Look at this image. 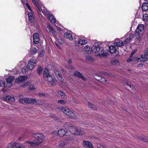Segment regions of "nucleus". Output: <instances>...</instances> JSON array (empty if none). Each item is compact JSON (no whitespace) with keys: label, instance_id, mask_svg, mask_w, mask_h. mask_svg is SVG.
<instances>
[{"label":"nucleus","instance_id":"35","mask_svg":"<svg viewBox=\"0 0 148 148\" xmlns=\"http://www.w3.org/2000/svg\"><path fill=\"white\" fill-rule=\"evenodd\" d=\"M143 20L145 22L148 21V14L146 13L143 14Z\"/></svg>","mask_w":148,"mask_h":148},{"label":"nucleus","instance_id":"4","mask_svg":"<svg viewBox=\"0 0 148 148\" xmlns=\"http://www.w3.org/2000/svg\"><path fill=\"white\" fill-rule=\"evenodd\" d=\"M32 136L34 138L33 141L31 142L33 147L38 145L44 141L45 138V136L42 133L33 134Z\"/></svg>","mask_w":148,"mask_h":148},{"label":"nucleus","instance_id":"36","mask_svg":"<svg viewBox=\"0 0 148 148\" xmlns=\"http://www.w3.org/2000/svg\"><path fill=\"white\" fill-rule=\"evenodd\" d=\"M68 131L67 130V131L65 130V136L66 135V139L67 140H71L73 139V137H71L70 136H67V133L68 132ZM68 135H69V133H68Z\"/></svg>","mask_w":148,"mask_h":148},{"label":"nucleus","instance_id":"1","mask_svg":"<svg viewBox=\"0 0 148 148\" xmlns=\"http://www.w3.org/2000/svg\"><path fill=\"white\" fill-rule=\"evenodd\" d=\"M137 39L138 40H140L141 38L139 34H127L124 37L120 39H116L113 43V45H115L118 48L128 44L132 41L133 40Z\"/></svg>","mask_w":148,"mask_h":148},{"label":"nucleus","instance_id":"50","mask_svg":"<svg viewBox=\"0 0 148 148\" xmlns=\"http://www.w3.org/2000/svg\"><path fill=\"white\" fill-rule=\"evenodd\" d=\"M44 51H42L39 53V56L42 57L44 55Z\"/></svg>","mask_w":148,"mask_h":148},{"label":"nucleus","instance_id":"21","mask_svg":"<svg viewBox=\"0 0 148 148\" xmlns=\"http://www.w3.org/2000/svg\"><path fill=\"white\" fill-rule=\"evenodd\" d=\"M78 42L79 44L81 45H83L87 43V41L85 39V38L82 37L78 38Z\"/></svg>","mask_w":148,"mask_h":148},{"label":"nucleus","instance_id":"48","mask_svg":"<svg viewBox=\"0 0 148 148\" xmlns=\"http://www.w3.org/2000/svg\"><path fill=\"white\" fill-rule=\"evenodd\" d=\"M107 53H101L100 54H99L98 56H99L100 57H105L107 56Z\"/></svg>","mask_w":148,"mask_h":148},{"label":"nucleus","instance_id":"59","mask_svg":"<svg viewBox=\"0 0 148 148\" xmlns=\"http://www.w3.org/2000/svg\"><path fill=\"white\" fill-rule=\"evenodd\" d=\"M58 40L59 41V42L61 44H63L64 42L63 41H62L61 39H59Z\"/></svg>","mask_w":148,"mask_h":148},{"label":"nucleus","instance_id":"55","mask_svg":"<svg viewBox=\"0 0 148 148\" xmlns=\"http://www.w3.org/2000/svg\"><path fill=\"white\" fill-rule=\"evenodd\" d=\"M58 93L59 95H60L61 96H64V93L62 91H60L58 92Z\"/></svg>","mask_w":148,"mask_h":148},{"label":"nucleus","instance_id":"45","mask_svg":"<svg viewBox=\"0 0 148 148\" xmlns=\"http://www.w3.org/2000/svg\"><path fill=\"white\" fill-rule=\"evenodd\" d=\"M6 86L9 87L10 88L12 86V82H9V81H6Z\"/></svg>","mask_w":148,"mask_h":148},{"label":"nucleus","instance_id":"38","mask_svg":"<svg viewBox=\"0 0 148 148\" xmlns=\"http://www.w3.org/2000/svg\"><path fill=\"white\" fill-rule=\"evenodd\" d=\"M6 81L13 82L14 80V78L12 76H10L6 79Z\"/></svg>","mask_w":148,"mask_h":148},{"label":"nucleus","instance_id":"13","mask_svg":"<svg viewBox=\"0 0 148 148\" xmlns=\"http://www.w3.org/2000/svg\"><path fill=\"white\" fill-rule=\"evenodd\" d=\"M83 49L84 51L86 53H91L92 51V48L91 46L88 45L83 47Z\"/></svg>","mask_w":148,"mask_h":148},{"label":"nucleus","instance_id":"20","mask_svg":"<svg viewBox=\"0 0 148 148\" xmlns=\"http://www.w3.org/2000/svg\"><path fill=\"white\" fill-rule=\"evenodd\" d=\"M19 144L17 143H10L7 146L8 148H19Z\"/></svg>","mask_w":148,"mask_h":148},{"label":"nucleus","instance_id":"23","mask_svg":"<svg viewBox=\"0 0 148 148\" xmlns=\"http://www.w3.org/2000/svg\"><path fill=\"white\" fill-rule=\"evenodd\" d=\"M5 100L8 102H11L15 100L14 97L11 96H7L4 98Z\"/></svg>","mask_w":148,"mask_h":148},{"label":"nucleus","instance_id":"41","mask_svg":"<svg viewBox=\"0 0 148 148\" xmlns=\"http://www.w3.org/2000/svg\"><path fill=\"white\" fill-rule=\"evenodd\" d=\"M49 74L48 70L45 68L43 74V77H45V76H46V75Z\"/></svg>","mask_w":148,"mask_h":148},{"label":"nucleus","instance_id":"60","mask_svg":"<svg viewBox=\"0 0 148 148\" xmlns=\"http://www.w3.org/2000/svg\"><path fill=\"white\" fill-rule=\"evenodd\" d=\"M65 145V143L63 142L62 143H61L60 144V145L61 147H63Z\"/></svg>","mask_w":148,"mask_h":148},{"label":"nucleus","instance_id":"32","mask_svg":"<svg viewBox=\"0 0 148 148\" xmlns=\"http://www.w3.org/2000/svg\"><path fill=\"white\" fill-rule=\"evenodd\" d=\"M111 62L112 65L119 64H120L118 60L117 59H112L111 60Z\"/></svg>","mask_w":148,"mask_h":148},{"label":"nucleus","instance_id":"63","mask_svg":"<svg viewBox=\"0 0 148 148\" xmlns=\"http://www.w3.org/2000/svg\"><path fill=\"white\" fill-rule=\"evenodd\" d=\"M132 61V60L131 59H129L127 60V62H130Z\"/></svg>","mask_w":148,"mask_h":148},{"label":"nucleus","instance_id":"19","mask_svg":"<svg viewBox=\"0 0 148 148\" xmlns=\"http://www.w3.org/2000/svg\"><path fill=\"white\" fill-rule=\"evenodd\" d=\"M55 25L57 27V30L60 32H63L64 31V28L62 25L60 24L58 22H56L55 24Z\"/></svg>","mask_w":148,"mask_h":148},{"label":"nucleus","instance_id":"11","mask_svg":"<svg viewBox=\"0 0 148 148\" xmlns=\"http://www.w3.org/2000/svg\"><path fill=\"white\" fill-rule=\"evenodd\" d=\"M26 103H31L36 105L39 104V102H38L36 99L30 98H27Z\"/></svg>","mask_w":148,"mask_h":148},{"label":"nucleus","instance_id":"47","mask_svg":"<svg viewBox=\"0 0 148 148\" xmlns=\"http://www.w3.org/2000/svg\"><path fill=\"white\" fill-rule=\"evenodd\" d=\"M27 98H23L21 99L20 100V102L22 103H26Z\"/></svg>","mask_w":148,"mask_h":148},{"label":"nucleus","instance_id":"46","mask_svg":"<svg viewBox=\"0 0 148 148\" xmlns=\"http://www.w3.org/2000/svg\"><path fill=\"white\" fill-rule=\"evenodd\" d=\"M87 60L89 61H91L93 60V58L90 56H87L86 57Z\"/></svg>","mask_w":148,"mask_h":148},{"label":"nucleus","instance_id":"33","mask_svg":"<svg viewBox=\"0 0 148 148\" xmlns=\"http://www.w3.org/2000/svg\"><path fill=\"white\" fill-rule=\"evenodd\" d=\"M95 78L97 81H99L102 76L99 74H95L94 75Z\"/></svg>","mask_w":148,"mask_h":148},{"label":"nucleus","instance_id":"18","mask_svg":"<svg viewBox=\"0 0 148 148\" xmlns=\"http://www.w3.org/2000/svg\"><path fill=\"white\" fill-rule=\"evenodd\" d=\"M54 73L59 80L61 82H63L64 79L62 78V75L60 73V72L56 70H54Z\"/></svg>","mask_w":148,"mask_h":148},{"label":"nucleus","instance_id":"17","mask_svg":"<svg viewBox=\"0 0 148 148\" xmlns=\"http://www.w3.org/2000/svg\"><path fill=\"white\" fill-rule=\"evenodd\" d=\"M27 146L29 147L32 146V145L30 142L26 141L22 144H19V148H25Z\"/></svg>","mask_w":148,"mask_h":148},{"label":"nucleus","instance_id":"22","mask_svg":"<svg viewBox=\"0 0 148 148\" xmlns=\"http://www.w3.org/2000/svg\"><path fill=\"white\" fill-rule=\"evenodd\" d=\"M77 128V127L76 126L73 125V126H72L69 129V134H75V132H76Z\"/></svg>","mask_w":148,"mask_h":148},{"label":"nucleus","instance_id":"56","mask_svg":"<svg viewBox=\"0 0 148 148\" xmlns=\"http://www.w3.org/2000/svg\"><path fill=\"white\" fill-rule=\"evenodd\" d=\"M38 95L40 97H44L45 95V94L42 93H39L38 94Z\"/></svg>","mask_w":148,"mask_h":148},{"label":"nucleus","instance_id":"29","mask_svg":"<svg viewBox=\"0 0 148 148\" xmlns=\"http://www.w3.org/2000/svg\"><path fill=\"white\" fill-rule=\"evenodd\" d=\"M36 64V61L34 59H31L28 62V65H34Z\"/></svg>","mask_w":148,"mask_h":148},{"label":"nucleus","instance_id":"14","mask_svg":"<svg viewBox=\"0 0 148 148\" xmlns=\"http://www.w3.org/2000/svg\"><path fill=\"white\" fill-rule=\"evenodd\" d=\"M33 42L35 44H37L39 41V37L37 33H35L33 35Z\"/></svg>","mask_w":148,"mask_h":148},{"label":"nucleus","instance_id":"54","mask_svg":"<svg viewBox=\"0 0 148 148\" xmlns=\"http://www.w3.org/2000/svg\"><path fill=\"white\" fill-rule=\"evenodd\" d=\"M5 85L4 82L3 81L0 80V87L4 86Z\"/></svg>","mask_w":148,"mask_h":148},{"label":"nucleus","instance_id":"39","mask_svg":"<svg viewBox=\"0 0 148 148\" xmlns=\"http://www.w3.org/2000/svg\"><path fill=\"white\" fill-rule=\"evenodd\" d=\"M137 138L141 141H143L144 142L148 143V139H147L145 138H143L142 137L139 136H138Z\"/></svg>","mask_w":148,"mask_h":148},{"label":"nucleus","instance_id":"52","mask_svg":"<svg viewBox=\"0 0 148 148\" xmlns=\"http://www.w3.org/2000/svg\"><path fill=\"white\" fill-rule=\"evenodd\" d=\"M35 66V65H28V67L29 70H32L34 68Z\"/></svg>","mask_w":148,"mask_h":148},{"label":"nucleus","instance_id":"16","mask_svg":"<svg viewBox=\"0 0 148 148\" xmlns=\"http://www.w3.org/2000/svg\"><path fill=\"white\" fill-rule=\"evenodd\" d=\"M74 75L76 77H78L84 81L86 80V78L84 77L82 74L78 71H75L74 73Z\"/></svg>","mask_w":148,"mask_h":148},{"label":"nucleus","instance_id":"6","mask_svg":"<svg viewBox=\"0 0 148 148\" xmlns=\"http://www.w3.org/2000/svg\"><path fill=\"white\" fill-rule=\"evenodd\" d=\"M47 33L52 34L54 36H56L57 35L56 31L51 26L49 23L45 27Z\"/></svg>","mask_w":148,"mask_h":148},{"label":"nucleus","instance_id":"24","mask_svg":"<svg viewBox=\"0 0 148 148\" xmlns=\"http://www.w3.org/2000/svg\"><path fill=\"white\" fill-rule=\"evenodd\" d=\"M144 26L143 24H140L138 25L136 29V31L137 33H138L142 31L144 29Z\"/></svg>","mask_w":148,"mask_h":148},{"label":"nucleus","instance_id":"28","mask_svg":"<svg viewBox=\"0 0 148 148\" xmlns=\"http://www.w3.org/2000/svg\"><path fill=\"white\" fill-rule=\"evenodd\" d=\"M58 131V132H56V133H58L59 136L62 137L64 135L65 130L64 129H62Z\"/></svg>","mask_w":148,"mask_h":148},{"label":"nucleus","instance_id":"10","mask_svg":"<svg viewBox=\"0 0 148 148\" xmlns=\"http://www.w3.org/2000/svg\"><path fill=\"white\" fill-rule=\"evenodd\" d=\"M118 49V48L115 45H111L109 47L108 51L110 53H114L116 52Z\"/></svg>","mask_w":148,"mask_h":148},{"label":"nucleus","instance_id":"5","mask_svg":"<svg viewBox=\"0 0 148 148\" xmlns=\"http://www.w3.org/2000/svg\"><path fill=\"white\" fill-rule=\"evenodd\" d=\"M137 61L144 62L148 60V50L145 51L144 55H141L140 58H136Z\"/></svg>","mask_w":148,"mask_h":148},{"label":"nucleus","instance_id":"3","mask_svg":"<svg viewBox=\"0 0 148 148\" xmlns=\"http://www.w3.org/2000/svg\"><path fill=\"white\" fill-rule=\"evenodd\" d=\"M21 1L25 8V13L28 15L29 21L31 23L33 22L34 20V16L30 6L26 0H21Z\"/></svg>","mask_w":148,"mask_h":148},{"label":"nucleus","instance_id":"44","mask_svg":"<svg viewBox=\"0 0 148 148\" xmlns=\"http://www.w3.org/2000/svg\"><path fill=\"white\" fill-rule=\"evenodd\" d=\"M56 109L59 110L60 111H61L64 113L65 111V108L64 107H57Z\"/></svg>","mask_w":148,"mask_h":148},{"label":"nucleus","instance_id":"2","mask_svg":"<svg viewBox=\"0 0 148 148\" xmlns=\"http://www.w3.org/2000/svg\"><path fill=\"white\" fill-rule=\"evenodd\" d=\"M35 4L37 7L36 10L39 14L42 13L45 15H47L48 19L51 22L53 23H56V19L54 16L51 14H48L45 7L42 5V3L39 1H38Z\"/></svg>","mask_w":148,"mask_h":148},{"label":"nucleus","instance_id":"27","mask_svg":"<svg viewBox=\"0 0 148 148\" xmlns=\"http://www.w3.org/2000/svg\"><path fill=\"white\" fill-rule=\"evenodd\" d=\"M142 10L144 11H146L148 10V3H143L142 5Z\"/></svg>","mask_w":148,"mask_h":148},{"label":"nucleus","instance_id":"51","mask_svg":"<svg viewBox=\"0 0 148 148\" xmlns=\"http://www.w3.org/2000/svg\"><path fill=\"white\" fill-rule=\"evenodd\" d=\"M29 90H33L35 89V87L33 85H30L29 87Z\"/></svg>","mask_w":148,"mask_h":148},{"label":"nucleus","instance_id":"25","mask_svg":"<svg viewBox=\"0 0 148 148\" xmlns=\"http://www.w3.org/2000/svg\"><path fill=\"white\" fill-rule=\"evenodd\" d=\"M85 132L82 129L77 128L76 132H75V135H84Z\"/></svg>","mask_w":148,"mask_h":148},{"label":"nucleus","instance_id":"37","mask_svg":"<svg viewBox=\"0 0 148 148\" xmlns=\"http://www.w3.org/2000/svg\"><path fill=\"white\" fill-rule=\"evenodd\" d=\"M66 125V127L67 128H65V130L67 131V130H68L67 129H68L69 130V128L72 127V126H73V124H71L69 123H67L66 124H65Z\"/></svg>","mask_w":148,"mask_h":148},{"label":"nucleus","instance_id":"57","mask_svg":"<svg viewBox=\"0 0 148 148\" xmlns=\"http://www.w3.org/2000/svg\"><path fill=\"white\" fill-rule=\"evenodd\" d=\"M130 87L132 89V90L134 91H135L136 90L135 88L132 85H131V86H130Z\"/></svg>","mask_w":148,"mask_h":148},{"label":"nucleus","instance_id":"31","mask_svg":"<svg viewBox=\"0 0 148 148\" xmlns=\"http://www.w3.org/2000/svg\"><path fill=\"white\" fill-rule=\"evenodd\" d=\"M127 79V78H125L122 79L123 83L124 84L130 87V86H131L132 84L130 82L126 81Z\"/></svg>","mask_w":148,"mask_h":148},{"label":"nucleus","instance_id":"12","mask_svg":"<svg viewBox=\"0 0 148 148\" xmlns=\"http://www.w3.org/2000/svg\"><path fill=\"white\" fill-rule=\"evenodd\" d=\"M93 50L97 56H98L99 54H100L102 52V49L97 45L94 47Z\"/></svg>","mask_w":148,"mask_h":148},{"label":"nucleus","instance_id":"43","mask_svg":"<svg viewBox=\"0 0 148 148\" xmlns=\"http://www.w3.org/2000/svg\"><path fill=\"white\" fill-rule=\"evenodd\" d=\"M28 66V65H26L22 69V72H23L26 73L27 72V71H28V70L29 69Z\"/></svg>","mask_w":148,"mask_h":148},{"label":"nucleus","instance_id":"9","mask_svg":"<svg viewBox=\"0 0 148 148\" xmlns=\"http://www.w3.org/2000/svg\"><path fill=\"white\" fill-rule=\"evenodd\" d=\"M82 144L83 146L87 148H94L92 143L88 141L83 140Z\"/></svg>","mask_w":148,"mask_h":148},{"label":"nucleus","instance_id":"40","mask_svg":"<svg viewBox=\"0 0 148 148\" xmlns=\"http://www.w3.org/2000/svg\"><path fill=\"white\" fill-rule=\"evenodd\" d=\"M42 70L43 68L41 66H40L37 70V72L40 75L42 74Z\"/></svg>","mask_w":148,"mask_h":148},{"label":"nucleus","instance_id":"58","mask_svg":"<svg viewBox=\"0 0 148 148\" xmlns=\"http://www.w3.org/2000/svg\"><path fill=\"white\" fill-rule=\"evenodd\" d=\"M52 116L53 118L55 120H56L57 119V117L56 116L55 114H53L52 115Z\"/></svg>","mask_w":148,"mask_h":148},{"label":"nucleus","instance_id":"49","mask_svg":"<svg viewBox=\"0 0 148 148\" xmlns=\"http://www.w3.org/2000/svg\"><path fill=\"white\" fill-rule=\"evenodd\" d=\"M99 82L102 83H104L106 82V80L104 77H102L100 79V80Z\"/></svg>","mask_w":148,"mask_h":148},{"label":"nucleus","instance_id":"8","mask_svg":"<svg viewBox=\"0 0 148 148\" xmlns=\"http://www.w3.org/2000/svg\"><path fill=\"white\" fill-rule=\"evenodd\" d=\"M65 114L69 117L73 119H77L75 114L71 110L68 108H65Z\"/></svg>","mask_w":148,"mask_h":148},{"label":"nucleus","instance_id":"26","mask_svg":"<svg viewBox=\"0 0 148 148\" xmlns=\"http://www.w3.org/2000/svg\"><path fill=\"white\" fill-rule=\"evenodd\" d=\"M67 33L65 32V38H66L69 40H71L73 39L72 35L70 33V31H67Z\"/></svg>","mask_w":148,"mask_h":148},{"label":"nucleus","instance_id":"61","mask_svg":"<svg viewBox=\"0 0 148 148\" xmlns=\"http://www.w3.org/2000/svg\"><path fill=\"white\" fill-rule=\"evenodd\" d=\"M108 76L110 77H113L114 75L111 74H108Z\"/></svg>","mask_w":148,"mask_h":148},{"label":"nucleus","instance_id":"64","mask_svg":"<svg viewBox=\"0 0 148 148\" xmlns=\"http://www.w3.org/2000/svg\"><path fill=\"white\" fill-rule=\"evenodd\" d=\"M98 148H106V147L103 146L102 145H100L99 147H98Z\"/></svg>","mask_w":148,"mask_h":148},{"label":"nucleus","instance_id":"34","mask_svg":"<svg viewBox=\"0 0 148 148\" xmlns=\"http://www.w3.org/2000/svg\"><path fill=\"white\" fill-rule=\"evenodd\" d=\"M32 82V81L31 80L28 81L27 82H26L24 83L23 84L21 85V87L22 88H24L25 87L27 86H28V85H30L31 84Z\"/></svg>","mask_w":148,"mask_h":148},{"label":"nucleus","instance_id":"53","mask_svg":"<svg viewBox=\"0 0 148 148\" xmlns=\"http://www.w3.org/2000/svg\"><path fill=\"white\" fill-rule=\"evenodd\" d=\"M58 103L60 104H63L65 103V101L64 100H60L58 101Z\"/></svg>","mask_w":148,"mask_h":148},{"label":"nucleus","instance_id":"30","mask_svg":"<svg viewBox=\"0 0 148 148\" xmlns=\"http://www.w3.org/2000/svg\"><path fill=\"white\" fill-rule=\"evenodd\" d=\"M88 105L89 107L91 109H92L93 110H97V108L96 106L95 105L93 104L90 102H88Z\"/></svg>","mask_w":148,"mask_h":148},{"label":"nucleus","instance_id":"7","mask_svg":"<svg viewBox=\"0 0 148 148\" xmlns=\"http://www.w3.org/2000/svg\"><path fill=\"white\" fill-rule=\"evenodd\" d=\"M44 77L45 80L49 82H50L52 81L51 83V85L52 86H54L56 83L57 81L56 78H53L49 74L46 75V76Z\"/></svg>","mask_w":148,"mask_h":148},{"label":"nucleus","instance_id":"15","mask_svg":"<svg viewBox=\"0 0 148 148\" xmlns=\"http://www.w3.org/2000/svg\"><path fill=\"white\" fill-rule=\"evenodd\" d=\"M28 77L27 75L20 76L15 80L16 82H19L23 81H25L28 78Z\"/></svg>","mask_w":148,"mask_h":148},{"label":"nucleus","instance_id":"62","mask_svg":"<svg viewBox=\"0 0 148 148\" xmlns=\"http://www.w3.org/2000/svg\"><path fill=\"white\" fill-rule=\"evenodd\" d=\"M32 1H33V3H34V4L36 3L39 0H32Z\"/></svg>","mask_w":148,"mask_h":148},{"label":"nucleus","instance_id":"42","mask_svg":"<svg viewBox=\"0 0 148 148\" xmlns=\"http://www.w3.org/2000/svg\"><path fill=\"white\" fill-rule=\"evenodd\" d=\"M31 53L33 55L37 52V50L36 48L33 47L31 48Z\"/></svg>","mask_w":148,"mask_h":148}]
</instances>
